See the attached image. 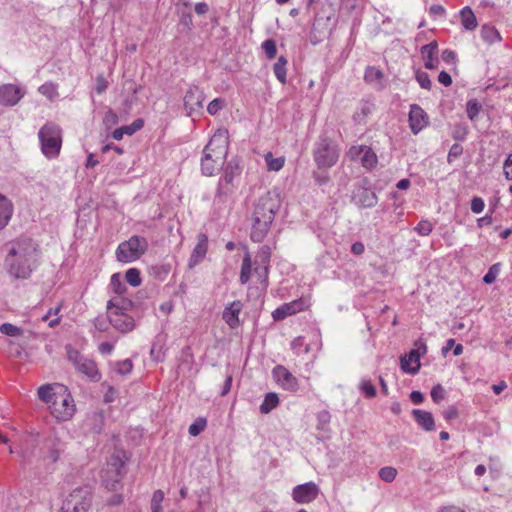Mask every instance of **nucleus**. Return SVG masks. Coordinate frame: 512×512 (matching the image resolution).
<instances>
[{"label": "nucleus", "mask_w": 512, "mask_h": 512, "mask_svg": "<svg viewBox=\"0 0 512 512\" xmlns=\"http://www.w3.org/2000/svg\"><path fill=\"white\" fill-rule=\"evenodd\" d=\"M286 64L287 60L285 57L281 56L278 58L277 62L274 64V74L276 78L281 82H286Z\"/></svg>", "instance_id": "72a5a7b5"}, {"label": "nucleus", "mask_w": 512, "mask_h": 512, "mask_svg": "<svg viewBox=\"0 0 512 512\" xmlns=\"http://www.w3.org/2000/svg\"><path fill=\"white\" fill-rule=\"evenodd\" d=\"M432 230H433V225L428 220H421L418 223V225L415 227V231L422 236L429 235L432 232Z\"/></svg>", "instance_id": "a18cd8bd"}, {"label": "nucleus", "mask_w": 512, "mask_h": 512, "mask_svg": "<svg viewBox=\"0 0 512 512\" xmlns=\"http://www.w3.org/2000/svg\"><path fill=\"white\" fill-rule=\"evenodd\" d=\"M499 272H500V265L499 264L492 265L489 268L488 272L483 277V281L486 284H492L496 280Z\"/></svg>", "instance_id": "c03bdc74"}, {"label": "nucleus", "mask_w": 512, "mask_h": 512, "mask_svg": "<svg viewBox=\"0 0 512 512\" xmlns=\"http://www.w3.org/2000/svg\"><path fill=\"white\" fill-rule=\"evenodd\" d=\"M438 81L443 84L444 86H450L452 84V78L451 76L445 72L441 71L438 75Z\"/></svg>", "instance_id": "052dcab7"}, {"label": "nucleus", "mask_w": 512, "mask_h": 512, "mask_svg": "<svg viewBox=\"0 0 512 512\" xmlns=\"http://www.w3.org/2000/svg\"><path fill=\"white\" fill-rule=\"evenodd\" d=\"M504 175L508 180H512V154H510L503 165Z\"/></svg>", "instance_id": "6e6d98bb"}, {"label": "nucleus", "mask_w": 512, "mask_h": 512, "mask_svg": "<svg viewBox=\"0 0 512 512\" xmlns=\"http://www.w3.org/2000/svg\"><path fill=\"white\" fill-rule=\"evenodd\" d=\"M206 427V420L205 419H198L196 422L192 423L189 426V434L192 436L199 435Z\"/></svg>", "instance_id": "de8ad7c7"}, {"label": "nucleus", "mask_w": 512, "mask_h": 512, "mask_svg": "<svg viewBox=\"0 0 512 512\" xmlns=\"http://www.w3.org/2000/svg\"><path fill=\"white\" fill-rule=\"evenodd\" d=\"M108 88V82L103 76H98L96 79L95 90L98 94H102Z\"/></svg>", "instance_id": "4d7b16f0"}, {"label": "nucleus", "mask_w": 512, "mask_h": 512, "mask_svg": "<svg viewBox=\"0 0 512 512\" xmlns=\"http://www.w3.org/2000/svg\"><path fill=\"white\" fill-rule=\"evenodd\" d=\"M256 262L261 265L264 270V274H267L268 265L270 262V248L268 246H263L257 253Z\"/></svg>", "instance_id": "473e14b6"}, {"label": "nucleus", "mask_w": 512, "mask_h": 512, "mask_svg": "<svg viewBox=\"0 0 512 512\" xmlns=\"http://www.w3.org/2000/svg\"><path fill=\"white\" fill-rule=\"evenodd\" d=\"M13 210L12 202L6 196L0 194V230L9 223Z\"/></svg>", "instance_id": "4be33fe9"}, {"label": "nucleus", "mask_w": 512, "mask_h": 512, "mask_svg": "<svg viewBox=\"0 0 512 512\" xmlns=\"http://www.w3.org/2000/svg\"><path fill=\"white\" fill-rule=\"evenodd\" d=\"M241 309L242 303L240 301H234L224 309L222 318L230 328L238 326Z\"/></svg>", "instance_id": "aec40b11"}, {"label": "nucleus", "mask_w": 512, "mask_h": 512, "mask_svg": "<svg viewBox=\"0 0 512 512\" xmlns=\"http://www.w3.org/2000/svg\"><path fill=\"white\" fill-rule=\"evenodd\" d=\"M462 153V147L458 144L452 145L450 151L448 153V161L450 162L452 158H457Z\"/></svg>", "instance_id": "bf43d9fd"}, {"label": "nucleus", "mask_w": 512, "mask_h": 512, "mask_svg": "<svg viewBox=\"0 0 512 512\" xmlns=\"http://www.w3.org/2000/svg\"><path fill=\"white\" fill-rule=\"evenodd\" d=\"M41 150L48 158L56 157L61 149V129L53 123L45 124L38 132Z\"/></svg>", "instance_id": "423d86ee"}, {"label": "nucleus", "mask_w": 512, "mask_h": 512, "mask_svg": "<svg viewBox=\"0 0 512 512\" xmlns=\"http://www.w3.org/2000/svg\"><path fill=\"white\" fill-rule=\"evenodd\" d=\"M208 249V238L205 234L201 233L197 237V244L193 249L192 255L189 260V266L193 267L201 262L206 256Z\"/></svg>", "instance_id": "6ab92c4d"}, {"label": "nucleus", "mask_w": 512, "mask_h": 512, "mask_svg": "<svg viewBox=\"0 0 512 512\" xmlns=\"http://www.w3.org/2000/svg\"><path fill=\"white\" fill-rule=\"evenodd\" d=\"M384 75L382 71L374 66L367 67L364 75V79L367 83L373 85L376 88H382Z\"/></svg>", "instance_id": "a878e982"}, {"label": "nucleus", "mask_w": 512, "mask_h": 512, "mask_svg": "<svg viewBox=\"0 0 512 512\" xmlns=\"http://www.w3.org/2000/svg\"><path fill=\"white\" fill-rule=\"evenodd\" d=\"M58 387H62V385L55 383L40 386L38 388V398L49 407L58 395Z\"/></svg>", "instance_id": "412c9836"}, {"label": "nucleus", "mask_w": 512, "mask_h": 512, "mask_svg": "<svg viewBox=\"0 0 512 512\" xmlns=\"http://www.w3.org/2000/svg\"><path fill=\"white\" fill-rule=\"evenodd\" d=\"M366 146H363V145H360V146H352L349 151L347 152V156L351 159V160H355L357 158H359L363 151L365 150Z\"/></svg>", "instance_id": "5fc2aeb1"}, {"label": "nucleus", "mask_w": 512, "mask_h": 512, "mask_svg": "<svg viewBox=\"0 0 512 512\" xmlns=\"http://www.w3.org/2000/svg\"><path fill=\"white\" fill-rule=\"evenodd\" d=\"M224 104L223 99L216 98L208 104L207 111L210 115H215L224 107Z\"/></svg>", "instance_id": "8fccbe9b"}, {"label": "nucleus", "mask_w": 512, "mask_h": 512, "mask_svg": "<svg viewBox=\"0 0 512 512\" xmlns=\"http://www.w3.org/2000/svg\"><path fill=\"white\" fill-rule=\"evenodd\" d=\"M360 390L369 398L375 397L376 395V388L369 380H363L361 382Z\"/></svg>", "instance_id": "09e8293b"}, {"label": "nucleus", "mask_w": 512, "mask_h": 512, "mask_svg": "<svg viewBox=\"0 0 512 512\" xmlns=\"http://www.w3.org/2000/svg\"><path fill=\"white\" fill-rule=\"evenodd\" d=\"M485 203L482 198L474 197L471 201V210L473 213L479 214L484 210Z\"/></svg>", "instance_id": "864d4df0"}, {"label": "nucleus", "mask_w": 512, "mask_h": 512, "mask_svg": "<svg viewBox=\"0 0 512 512\" xmlns=\"http://www.w3.org/2000/svg\"><path fill=\"white\" fill-rule=\"evenodd\" d=\"M279 404V397L276 393L270 392L265 395L264 401L260 405V412L263 414L270 413Z\"/></svg>", "instance_id": "cd10ccee"}, {"label": "nucleus", "mask_w": 512, "mask_h": 512, "mask_svg": "<svg viewBox=\"0 0 512 512\" xmlns=\"http://www.w3.org/2000/svg\"><path fill=\"white\" fill-rule=\"evenodd\" d=\"M461 22L466 30H474L477 27V19L470 7L461 10Z\"/></svg>", "instance_id": "bb28decb"}, {"label": "nucleus", "mask_w": 512, "mask_h": 512, "mask_svg": "<svg viewBox=\"0 0 512 512\" xmlns=\"http://www.w3.org/2000/svg\"><path fill=\"white\" fill-rule=\"evenodd\" d=\"M204 94L198 87H190L184 96V106L189 116L203 107Z\"/></svg>", "instance_id": "2eb2a0df"}, {"label": "nucleus", "mask_w": 512, "mask_h": 512, "mask_svg": "<svg viewBox=\"0 0 512 512\" xmlns=\"http://www.w3.org/2000/svg\"><path fill=\"white\" fill-rule=\"evenodd\" d=\"M397 476V469L391 466L379 470V477L385 482H392Z\"/></svg>", "instance_id": "79ce46f5"}, {"label": "nucleus", "mask_w": 512, "mask_h": 512, "mask_svg": "<svg viewBox=\"0 0 512 512\" xmlns=\"http://www.w3.org/2000/svg\"><path fill=\"white\" fill-rule=\"evenodd\" d=\"M143 120L137 119L135 120L131 125L128 126H122L120 128H117L113 131L112 137L115 140H121L123 136L126 135H132L136 131L140 130L143 127Z\"/></svg>", "instance_id": "393cba45"}, {"label": "nucleus", "mask_w": 512, "mask_h": 512, "mask_svg": "<svg viewBox=\"0 0 512 512\" xmlns=\"http://www.w3.org/2000/svg\"><path fill=\"white\" fill-rule=\"evenodd\" d=\"M410 399L414 404H420L424 400V396L420 391H413L410 394Z\"/></svg>", "instance_id": "774afa93"}, {"label": "nucleus", "mask_w": 512, "mask_h": 512, "mask_svg": "<svg viewBox=\"0 0 512 512\" xmlns=\"http://www.w3.org/2000/svg\"><path fill=\"white\" fill-rule=\"evenodd\" d=\"M412 415L415 418V421L418 423L419 426H421L426 431H432L435 428V423L433 416L430 412L420 410V409H414L412 411Z\"/></svg>", "instance_id": "5701e85b"}, {"label": "nucleus", "mask_w": 512, "mask_h": 512, "mask_svg": "<svg viewBox=\"0 0 512 512\" xmlns=\"http://www.w3.org/2000/svg\"><path fill=\"white\" fill-rule=\"evenodd\" d=\"M262 48L269 59H273L276 56L277 48L274 40L268 39L264 41L262 44Z\"/></svg>", "instance_id": "49530a36"}, {"label": "nucleus", "mask_w": 512, "mask_h": 512, "mask_svg": "<svg viewBox=\"0 0 512 512\" xmlns=\"http://www.w3.org/2000/svg\"><path fill=\"white\" fill-rule=\"evenodd\" d=\"M409 123L414 134L419 133L428 124L426 112L417 104H413L410 107Z\"/></svg>", "instance_id": "f3484780"}, {"label": "nucleus", "mask_w": 512, "mask_h": 512, "mask_svg": "<svg viewBox=\"0 0 512 512\" xmlns=\"http://www.w3.org/2000/svg\"><path fill=\"white\" fill-rule=\"evenodd\" d=\"M314 161L319 168L334 166L339 158L338 146L329 138L321 137L313 149Z\"/></svg>", "instance_id": "6e6552de"}, {"label": "nucleus", "mask_w": 512, "mask_h": 512, "mask_svg": "<svg viewBox=\"0 0 512 512\" xmlns=\"http://www.w3.org/2000/svg\"><path fill=\"white\" fill-rule=\"evenodd\" d=\"M118 116L115 112H113L112 110H109L106 112L105 114V117H104V122L106 124H111V125H115L118 123Z\"/></svg>", "instance_id": "13d9d810"}, {"label": "nucleus", "mask_w": 512, "mask_h": 512, "mask_svg": "<svg viewBox=\"0 0 512 512\" xmlns=\"http://www.w3.org/2000/svg\"><path fill=\"white\" fill-rule=\"evenodd\" d=\"M48 408L51 414L59 421H68L73 417L76 406L66 386L58 387V395Z\"/></svg>", "instance_id": "1a4fd4ad"}, {"label": "nucleus", "mask_w": 512, "mask_h": 512, "mask_svg": "<svg viewBox=\"0 0 512 512\" xmlns=\"http://www.w3.org/2000/svg\"><path fill=\"white\" fill-rule=\"evenodd\" d=\"M60 455L61 451L58 448L51 447L48 451L47 458L54 463L59 459Z\"/></svg>", "instance_id": "e2e57ef3"}, {"label": "nucleus", "mask_w": 512, "mask_h": 512, "mask_svg": "<svg viewBox=\"0 0 512 512\" xmlns=\"http://www.w3.org/2000/svg\"><path fill=\"white\" fill-rule=\"evenodd\" d=\"M359 201L362 207L371 208L376 205L377 197L374 192L363 189Z\"/></svg>", "instance_id": "e433bc0d"}, {"label": "nucleus", "mask_w": 512, "mask_h": 512, "mask_svg": "<svg viewBox=\"0 0 512 512\" xmlns=\"http://www.w3.org/2000/svg\"><path fill=\"white\" fill-rule=\"evenodd\" d=\"M92 500L87 486L75 488L63 501L60 512H88Z\"/></svg>", "instance_id": "9d476101"}, {"label": "nucleus", "mask_w": 512, "mask_h": 512, "mask_svg": "<svg viewBox=\"0 0 512 512\" xmlns=\"http://www.w3.org/2000/svg\"><path fill=\"white\" fill-rule=\"evenodd\" d=\"M430 13L436 16H443L445 14V9L443 6L439 4L432 5L429 9Z\"/></svg>", "instance_id": "0e129e2a"}, {"label": "nucleus", "mask_w": 512, "mask_h": 512, "mask_svg": "<svg viewBox=\"0 0 512 512\" xmlns=\"http://www.w3.org/2000/svg\"><path fill=\"white\" fill-rule=\"evenodd\" d=\"M481 38L488 44H493L501 40L500 34L497 29L490 25H483L481 27Z\"/></svg>", "instance_id": "c85d7f7f"}, {"label": "nucleus", "mask_w": 512, "mask_h": 512, "mask_svg": "<svg viewBox=\"0 0 512 512\" xmlns=\"http://www.w3.org/2000/svg\"><path fill=\"white\" fill-rule=\"evenodd\" d=\"M437 50V43L431 42L422 47L421 52L424 58V65L427 69H434L437 67L438 59L433 57Z\"/></svg>", "instance_id": "b1692460"}, {"label": "nucleus", "mask_w": 512, "mask_h": 512, "mask_svg": "<svg viewBox=\"0 0 512 512\" xmlns=\"http://www.w3.org/2000/svg\"><path fill=\"white\" fill-rule=\"evenodd\" d=\"M280 205V195L275 190L265 192L255 201L251 231V240L253 242H261L265 238Z\"/></svg>", "instance_id": "f03ea898"}, {"label": "nucleus", "mask_w": 512, "mask_h": 512, "mask_svg": "<svg viewBox=\"0 0 512 512\" xmlns=\"http://www.w3.org/2000/svg\"><path fill=\"white\" fill-rule=\"evenodd\" d=\"M319 494V488L314 482H307L296 486L293 489V499L297 503H309L316 499Z\"/></svg>", "instance_id": "dca6fc26"}, {"label": "nucleus", "mask_w": 512, "mask_h": 512, "mask_svg": "<svg viewBox=\"0 0 512 512\" xmlns=\"http://www.w3.org/2000/svg\"><path fill=\"white\" fill-rule=\"evenodd\" d=\"M481 110V105L476 99H471L467 102L466 112L470 120H475Z\"/></svg>", "instance_id": "a19ab883"}, {"label": "nucleus", "mask_w": 512, "mask_h": 512, "mask_svg": "<svg viewBox=\"0 0 512 512\" xmlns=\"http://www.w3.org/2000/svg\"><path fill=\"white\" fill-rule=\"evenodd\" d=\"M41 250L30 238L13 241L5 258L8 274L15 279H28L40 264Z\"/></svg>", "instance_id": "f257e3e1"}, {"label": "nucleus", "mask_w": 512, "mask_h": 512, "mask_svg": "<svg viewBox=\"0 0 512 512\" xmlns=\"http://www.w3.org/2000/svg\"><path fill=\"white\" fill-rule=\"evenodd\" d=\"M364 250H365V248H364L363 243H362V242H359V241H358V242L353 243V244H352V246H351V251H352V253H353V254H355V255H361V254H363Z\"/></svg>", "instance_id": "69168bd1"}, {"label": "nucleus", "mask_w": 512, "mask_h": 512, "mask_svg": "<svg viewBox=\"0 0 512 512\" xmlns=\"http://www.w3.org/2000/svg\"><path fill=\"white\" fill-rule=\"evenodd\" d=\"M113 349H114L113 344H111L109 342H103L99 345V351L102 354H110V353H112Z\"/></svg>", "instance_id": "338daca9"}, {"label": "nucleus", "mask_w": 512, "mask_h": 512, "mask_svg": "<svg viewBox=\"0 0 512 512\" xmlns=\"http://www.w3.org/2000/svg\"><path fill=\"white\" fill-rule=\"evenodd\" d=\"M416 79L422 88L427 89V90L431 89L432 82L427 73H424V72L418 73L416 76Z\"/></svg>", "instance_id": "603ef678"}, {"label": "nucleus", "mask_w": 512, "mask_h": 512, "mask_svg": "<svg viewBox=\"0 0 512 512\" xmlns=\"http://www.w3.org/2000/svg\"><path fill=\"white\" fill-rule=\"evenodd\" d=\"M38 91L50 101L58 97V85L53 82H46L38 88Z\"/></svg>", "instance_id": "7c9ffc66"}, {"label": "nucleus", "mask_w": 512, "mask_h": 512, "mask_svg": "<svg viewBox=\"0 0 512 512\" xmlns=\"http://www.w3.org/2000/svg\"><path fill=\"white\" fill-rule=\"evenodd\" d=\"M304 308V301L299 299L278 307L276 310L273 311L272 316L274 320L280 321L286 318L287 316L303 311Z\"/></svg>", "instance_id": "a211bd4d"}, {"label": "nucleus", "mask_w": 512, "mask_h": 512, "mask_svg": "<svg viewBox=\"0 0 512 512\" xmlns=\"http://www.w3.org/2000/svg\"><path fill=\"white\" fill-rule=\"evenodd\" d=\"M148 249L146 238L134 235L127 241L121 242L116 250V258L123 263L138 260Z\"/></svg>", "instance_id": "0eeeda50"}, {"label": "nucleus", "mask_w": 512, "mask_h": 512, "mask_svg": "<svg viewBox=\"0 0 512 512\" xmlns=\"http://www.w3.org/2000/svg\"><path fill=\"white\" fill-rule=\"evenodd\" d=\"M25 90L15 84H3L0 86V104L6 107L17 105L24 97Z\"/></svg>", "instance_id": "4468645a"}, {"label": "nucleus", "mask_w": 512, "mask_h": 512, "mask_svg": "<svg viewBox=\"0 0 512 512\" xmlns=\"http://www.w3.org/2000/svg\"><path fill=\"white\" fill-rule=\"evenodd\" d=\"M228 150V132L217 130L204 148L201 169L204 175L211 176L218 171L225 160Z\"/></svg>", "instance_id": "7ed1b4c3"}, {"label": "nucleus", "mask_w": 512, "mask_h": 512, "mask_svg": "<svg viewBox=\"0 0 512 512\" xmlns=\"http://www.w3.org/2000/svg\"><path fill=\"white\" fill-rule=\"evenodd\" d=\"M265 162L269 171H279L283 168L285 163L284 157L274 158L271 152L265 155Z\"/></svg>", "instance_id": "2f4dec72"}, {"label": "nucleus", "mask_w": 512, "mask_h": 512, "mask_svg": "<svg viewBox=\"0 0 512 512\" xmlns=\"http://www.w3.org/2000/svg\"><path fill=\"white\" fill-rule=\"evenodd\" d=\"M417 348L400 358L401 369L408 374H416L420 369V355L427 352V346L423 342L416 343Z\"/></svg>", "instance_id": "f8f14e48"}, {"label": "nucleus", "mask_w": 512, "mask_h": 512, "mask_svg": "<svg viewBox=\"0 0 512 512\" xmlns=\"http://www.w3.org/2000/svg\"><path fill=\"white\" fill-rule=\"evenodd\" d=\"M66 349L68 360L74 364L75 368L79 372L91 380L98 381L100 379V373L93 360L83 357L76 349H73L70 346Z\"/></svg>", "instance_id": "9b49d317"}, {"label": "nucleus", "mask_w": 512, "mask_h": 512, "mask_svg": "<svg viewBox=\"0 0 512 512\" xmlns=\"http://www.w3.org/2000/svg\"><path fill=\"white\" fill-rule=\"evenodd\" d=\"M124 453L122 451L114 452L108 459L106 466L102 470V482L108 490L116 491L123 477Z\"/></svg>", "instance_id": "39448f33"}, {"label": "nucleus", "mask_w": 512, "mask_h": 512, "mask_svg": "<svg viewBox=\"0 0 512 512\" xmlns=\"http://www.w3.org/2000/svg\"><path fill=\"white\" fill-rule=\"evenodd\" d=\"M250 275H251V258H250V254L246 253L243 258L241 271H240L241 284H246L250 279Z\"/></svg>", "instance_id": "c9c22d12"}, {"label": "nucleus", "mask_w": 512, "mask_h": 512, "mask_svg": "<svg viewBox=\"0 0 512 512\" xmlns=\"http://www.w3.org/2000/svg\"><path fill=\"white\" fill-rule=\"evenodd\" d=\"M132 368H133V364H132L131 360H129V359L119 361L115 365V371L121 375L129 374L131 372Z\"/></svg>", "instance_id": "37998d69"}, {"label": "nucleus", "mask_w": 512, "mask_h": 512, "mask_svg": "<svg viewBox=\"0 0 512 512\" xmlns=\"http://www.w3.org/2000/svg\"><path fill=\"white\" fill-rule=\"evenodd\" d=\"M110 286L118 295H122L126 291V286L122 282L121 275L119 273H115L111 276Z\"/></svg>", "instance_id": "58836bf2"}, {"label": "nucleus", "mask_w": 512, "mask_h": 512, "mask_svg": "<svg viewBox=\"0 0 512 512\" xmlns=\"http://www.w3.org/2000/svg\"><path fill=\"white\" fill-rule=\"evenodd\" d=\"M445 397V390L443 387L438 384L434 386L431 390V398L434 402L439 403L441 400H443Z\"/></svg>", "instance_id": "3c124183"}, {"label": "nucleus", "mask_w": 512, "mask_h": 512, "mask_svg": "<svg viewBox=\"0 0 512 512\" xmlns=\"http://www.w3.org/2000/svg\"><path fill=\"white\" fill-rule=\"evenodd\" d=\"M126 281L133 287H138L141 284L140 271L137 268H130L125 274Z\"/></svg>", "instance_id": "ea45409f"}, {"label": "nucleus", "mask_w": 512, "mask_h": 512, "mask_svg": "<svg viewBox=\"0 0 512 512\" xmlns=\"http://www.w3.org/2000/svg\"><path fill=\"white\" fill-rule=\"evenodd\" d=\"M232 179H233V177L227 173L222 178H220L219 188H218V192H217L219 195L222 193V188L225 185H230L232 183Z\"/></svg>", "instance_id": "680f3d73"}, {"label": "nucleus", "mask_w": 512, "mask_h": 512, "mask_svg": "<svg viewBox=\"0 0 512 512\" xmlns=\"http://www.w3.org/2000/svg\"><path fill=\"white\" fill-rule=\"evenodd\" d=\"M87 425L91 426L94 432H100L104 425V413L101 410L93 411L87 418Z\"/></svg>", "instance_id": "c756f323"}, {"label": "nucleus", "mask_w": 512, "mask_h": 512, "mask_svg": "<svg viewBox=\"0 0 512 512\" xmlns=\"http://www.w3.org/2000/svg\"><path fill=\"white\" fill-rule=\"evenodd\" d=\"M361 163L364 167L371 169L377 164V156L372 149L366 146L361 156Z\"/></svg>", "instance_id": "f704fd0d"}, {"label": "nucleus", "mask_w": 512, "mask_h": 512, "mask_svg": "<svg viewBox=\"0 0 512 512\" xmlns=\"http://www.w3.org/2000/svg\"><path fill=\"white\" fill-rule=\"evenodd\" d=\"M0 332L4 335H7L9 337L18 338L23 335V330L11 323H3L0 326Z\"/></svg>", "instance_id": "4c0bfd02"}, {"label": "nucleus", "mask_w": 512, "mask_h": 512, "mask_svg": "<svg viewBox=\"0 0 512 512\" xmlns=\"http://www.w3.org/2000/svg\"><path fill=\"white\" fill-rule=\"evenodd\" d=\"M132 306L128 299L116 297L108 301L107 310L111 325L122 333H128L135 327L134 319L126 313Z\"/></svg>", "instance_id": "20e7f679"}, {"label": "nucleus", "mask_w": 512, "mask_h": 512, "mask_svg": "<svg viewBox=\"0 0 512 512\" xmlns=\"http://www.w3.org/2000/svg\"><path fill=\"white\" fill-rule=\"evenodd\" d=\"M272 375L276 383L284 390L296 392L299 389L297 378L283 365H277L272 370Z\"/></svg>", "instance_id": "ddd939ff"}]
</instances>
